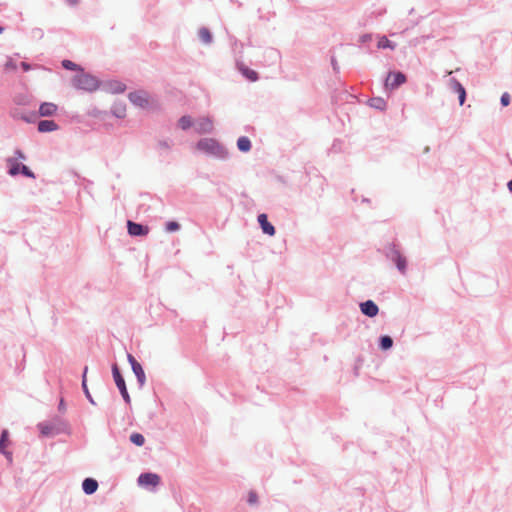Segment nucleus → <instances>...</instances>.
I'll return each mask as SVG.
<instances>
[{
  "label": "nucleus",
  "mask_w": 512,
  "mask_h": 512,
  "mask_svg": "<svg viewBox=\"0 0 512 512\" xmlns=\"http://www.w3.org/2000/svg\"><path fill=\"white\" fill-rule=\"evenodd\" d=\"M73 85L77 89L93 92L98 89L99 81L96 77L81 71L73 78Z\"/></svg>",
  "instance_id": "1"
},
{
  "label": "nucleus",
  "mask_w": 512,
  "mask_h": 512,
  "mask_svg": "<svg viewBox=\"0 0 512 512\" xmlns=\"http://www.w3.org/2000/svg\"><path fill=\"white\" fill-rule=\"evenodd\" d=\"M197 149L216 157H223L226 154L224 148L218 143V141L212 138L201 139L197 143Z\"/></svg>",
  "instance_id": "2"
},
{
  "label": "nucleus",
  "mask_w": 512,
  "mask_h": 512,
  "mask_svg": "<svg viewBox=\"0 0 512 512\" xmlns=\"http://www.w3.org/2000/svg\"><path fill=\"white\" fill-rule=\"evenodd\" d=\"M129 100L136 106L140 108H148L151 104H153V100L150 95L146 91H135L131 92L129 95Z\"/></svg>",
  "instance_id": "3"
},
{
  "label": "nucleus",
  "mask_w": 512,
  "mask_h": 512,
  "mask_svg": "<svg viewBox=\"0 0 512 512\" xmlns=\"http://www.w3.org/2000/svg\"><path fill=\"white\" fill-rule=\"evenodd\" d=\"M112 373H113V377H114V380H115V383L117 385V387L119 388L120 392H121V395L122 397L124 398V400L129 403L130 402V396L127 392V388H126V385H125V381H124V378L122 377L119 369H118V366L116 364L113 365L112 367Z\"/></svg>",
  "instance_id": "4"
},
{
  "label": "nucleus",
  "mask_w": 512,
  "mask_h": 512,
  "mask_svg": "<svg viewBox=\"0 0 512 512\" xmlns=\"http://www.w3.org/2000/svg\"><path fill=\"white\" fill-rule=\"evenodd\" d=\"M15 155H16L15 157H11V158L7 159V165L9 167V174L12 176H15L18 173H20L21 166H22V164L20 163V160L25 159L24 154L20 150H17L15 152Z\"/></svg>",
  "instance_id": "5"
},
{
  "label": "nucleus",
  "mask_w": 512,
  "mask_h": 512,
  "mask_svg": "<svg viewBox=\"0 0 512 512\" xmlns=\"http://www.w3.org/2000/svg\"><path fill=\"white\" fill-rule=\"evenodd\" d=\"M406 82V76L401 72H394L389 73L386 81H385V87L387 89H396L401 84Z\"/></svg>",
  "instance_id": "6"
},
{
  "label": "nucleus",
  "mask_w": 512,
  "mask_h": 512,
  "mask_svg": "<svg viewBox=\"0 0 512 512\" xmlns=\"http://www.w3.org/2000/svg\"><path fill=\"white\" fill-rule=\"evenodd\" d=\"M127 228L131 236H146L149 233L148 226H143L130 220L127 222Z\"/></svg>",
  "instance_id": "7"
},
{
  "label": "nucleus",
  "mask_w": 512,
  "mask_h": 512,
  "mask_svg": "<svg viewBox=\"0 0 512 512\" xmlns=\"http://www.w3.org/2000/svg\"><path fill=\"white\" fill-rule=\"evenodd\" d=\"M138 482L143 486H157L160 482V477L154 473H145L139 476Z\"/></svg>",
  "instance_id": "8"
},
{
  "label": "nucleus",
  "mask_w": 512,
  "mask_h": 512,
  "mask_svg": "<svg viewBox=\"0 0 512 512\" xmlns=\"http://www.w3.org/2000/svg\"><path fill=\"white\" fill-rule=\"evenodd\" d=\"M361 312L368 317H375L378 312V306L371 300H367L360 304Z\"/></svg>",
  "instance_id": "9"
},
{
  "label": "nucleus",
  "mask_w": 512,
  "mask_h": 512,
  "mask_svg": "<svg viewBox=\"0 0 512 512\" xmlns=\"http://www.w3.org/2000/svg\"><path fill=\"white\" fill-rule=\"evenodd\" d=\"M213 130V121L209 117L200 118L196 123L198 133H210Z\"/></svg>",
  "instance_id": "10"
},
{
  "label": "nucleus",
  "mask_w": 512,
  "mask_h": 512,
  "mask_svg": "<svg viewBox=\"0 0 512 512\" xmlns=\"http://www.w3.org/2000/svg\"><path fill=\"white\" fill-rule=\"evenodd\" d=\"M258 222L265 234H268L269 236H273L275 234V228L271 223L268 222L266 214H260L258 216Z\"/></svg>",
  "instance_id": "11"
},
{
  "label": "nucleus",
  "mask_w": 512,
  "mask_h": 512,
  "mask_svg": "<svg viewBox=\"0 0 512 512\" xmlns=\"http://www.w3.org/2000/svg\"><path fill=\"white\" fill-rule=\"evenodd\" d=\"M57 105L52 102H44L39 107L40 116H52L57 112Z\"/></svg>",
  "instance_id": "12"
},
{
  "label": "nucleus",
  "mask_w": 512,
  "mask_h": 512,
  "mask_svg": "<svg viewBox=\"0 0 512 512\" xmlns=\"http://www.w3.org/2000/svg\"><path fill=\"white\" fill-rule=\"evenodd\" d=\"M58 129V125L53 120H42L38 123V131L45 133V132H52Z\"/></svg>",
  "instance_id": "13"
},
{
  "label": "nucleus",
  "mask_w": 512,
  "mask_h": 512,
  "mask_svg": "<svg viewBox=\"0 0 512 512\" xmlns=\"http://www.w3.org/2000/svg\"><path fill=\"white\" fill-rule=\"evenodd\" d=\"M82 488L86 494H93L98 488V482L93 478H86L82 483Z\"/></svg>",
  "instance_id": "14"
},
{
  "label": "nucleus",
  "mask_w": 512,
  "mask_h": 512,
  "mask_svg": "<svg viewBox=\"0 0 512 512\" xmlns=\"http://www.w3.org/2000/svg\"><path fill=\"white\" fill-rule=\"evenodd\" d=\"M239 71L245 76L248 80L254 82L258 79V74L256 71L246 67L244 64L239 63L238 65Z\"/></svg>",
  "instance_id": "15"
},
{
  "label": "nucleus",
  "mask_w": 512,
  "mask_h": 512,
  "mask_svg": "<svg viewBox=\"0 0 512 512\" xmlns=\"http://www.w3.org/2000/svg\"><path fill=\"white\" fill-rule=\"evenodd\" d=\"M40 432L44 436H54L57 433V429L54 425L48 423H40L38 425Z\"/></svg>",
  "instance_id": "16"
},
{
  "label": "nucleus",
  "mask_w": 512,
  "mask_h": 512,
  "mask_svg": "<svg viewBox=\"0 0 512 512\" xmlns=\"http://www.w3.org/2000/svg\"><path fill=\"white\" fill-rule=\"evenodd\" d=\"M7 444H8V431L3 430L2 434H1V439H0V453L5 454L11 460L10 453L5 451Z\"/></svg>",
  "instance_id": "17"
},
{
  "label": "nucleus",
  "mask_w": 512,
  "mask_h": 512,
  "mask_svg": "<svg viewBox=\"0 0 512 512\" xmlns=\"http://www.w3.org/2000/svg\"><path fill=\"white\" fill-rule=\"evenodd\" d=\"M237 147L242 152H248L251 149V142L247 137H240L237 141Z\"/></svg>",
  "instance_id": "18"
},
{
  "label": "nucleus",
  "mask_w": 512,
  "mask_h": 512,
  "mask_svg": "<svg viewBox=\"0 0 512 512\" xmlns=\"http://www.w3.org/2000/svg\"><path fill=\"white\" fill-rule=\"evenodd\" d=\"M132 370L135 373L140 384H143L145 382V373L142 366L139 363H135L134 366L132 367Z\"/></svg>",
  "instance_id": "19"
},
{
  "label": "nucleus",
  "mask_w": 512,
  "mask_h": 512,
  "mask_svg": "<svg viewBox=\"0 0 512 512\" xmlns=\"http://www.w3.org/2000/svg\"><path fill=\"white\" fill-rule=\"evenodd\" d=\"M198 35L200 40L205 44H209L212 41V35L207 28H201Z\"/></svg>",
  "instance_id": "20"
},
{
  "label": "nucleus",
  "mask_w": 512,
  "mask_h": 512,
  "mask_svg": "<svg viewBox=\"0 0 512 512\" xmlns=\"http://www.w3.org/2000/svg\"><path fill=\"white\" fill-rule=\"evenodd\" d=\"M193 124V121H192V118L190 116H182L179 121H178V125L181 129L183 130H187L188 128H190Z\"/></svg>",
  "instance_id": "21"
},
{
  "label": "nucleus",
  "mask_w": 512,
  "mask_h": 512,
  "mask_svg": "<svg viewBox=\"0 0 512 512\" xmlns=\"http://www.w3.org/2000/svg\"><path fill=\"white\" fill-rule=\"evenodd\" d=\"M4 72L10 73L17 69V63L13 58H8L3 66Z\"/></svg>",
  "instance_id": "22"
},
{
  "label": "nucleus",
  "mask_w": 512,
  "mask_h": 512,
  "mask_svg": "<svg viewBox=\"0 0 512 512\" xmlns=\"http://www.w3.org/2000/svg\"><path fill=\"white\" fill-rule=\"evenodd\" d=\"M455 89L459 95V103H460V105H463L465 102V98H466V91H465L464 87L459 82H455Z\"/></svg>",
  "instance_id": "23"
},
{
  "label": "nucleus",
  "mask_w": 512,
  "mask_h": 512,
  "mask_svg": "<svg viewBox=\"0 0 512 512\" xmlns=\"http://www.w3.org/2000/svg\"><path fill=\"white\" fill-rule=\"evenodd\" d=\"M378 48L384 49V48H390L394 49L395 45L392 44L386 36H381L377 43Z\"/></svg>",
  "instance_id": "24"
},
{
  "label": "nucleus",
  "mask_w": 512,
  "mask_h": 512,
  "mask_svg": "<svg viewBox=\"0 0 512 512\" xmlns=\"http://www.w3.org/2000/svg\"><path fill=\"white\" fill-rule=\"evenodd\" d=\"M130 440H131V442L133 444H135L137 446H142L145 443V438L140 433H133V434H131Z\"/></svg>",
  "instance_id": "25"
},
{
  "label": "nucleus",
  "mask_w": 512,
  "mask_h": 512,
  "mask_svg": "<svg viewBox=\"0 0 512 512\" xmlns=\"http://www.w3.org/2000/svg\"><path fill=\"white\" fill-rule=\"evenodd\" d=\"M393 345V340L390 336H382L380 339V346L383 350H387L391 348Z\"/></svg>",
  "instance_id": "26"
},
{
  "label": "nucleus",
  "mask_w": 512,
  "mask_h": 512,
  "mask_svg": "<svg viewBox=\"0 0 512 512\" xmlns=\"http://www.w3.org/2000/svg\"><path fill=\"white\" fill-rule=\"evenodd\" d=\"M395 263H396L397 268L401 272H405V268H406V259H405V257L401 256L400 254H396Z\"/></svg>",
  "instance_id": "27"
},
{
  "label": "nucleus",
  "mask_w": 512,
  "mask_h": 512,
  "mask_svg": "<svg viewBox=\"0 0 512 512\" xmlns=\"http://www.w3.org/2000/svg\"><path fill=\"white\" fill-rule=\"evenodd\" d=\"M370 105L374 108L383 110L386 107V102L382 98H373L370 100Z\"/></svg>",
  "instance_id": "28"
},
{
  "label": "nucleus",
  "mask_w": 512,
  "mask_h": 512,
  "mask_svg": "<svg viewBox=\"0 0 512 512\" xmlns=\"http://www.w3.org/2000/svg\"><path fill=\"white\" fill-rule=\"evenodd\" d=\"M62 66L67 70H76V71H82V69L74 62L70 60H63Z\"/></svg>",
  "instance_id": "29"
},
{
  "label": "nucleus",
  "mask_w": 512,
  "mask_h": 512,
  "mask_svg": "<svg viewBox=\"0 0 512 512\" xmlns=\"http://www.w3.org/2000/svg\"><path fill=\"white\" fill-rule=\"evenodd\" d=\"M86 373H87V367L85 368L84 370V374H83V381H82V386H83V389H84V392L87 396V398L90 400L91 403H94L91 396H90V393L87 389V385H86Z\"/></svg>",
  "instance_id": "30"
},
{
  "label": "nucleus",
  "mask_w": 512,
  "mask_h": 512,
  "mask_svg": "<svg viewBox=\"0 0 512 512\" xmlns=\"http://www.w3.org/2000/svg\"><path fill=\"white\" fill-rule=\"evenodd\" d=\"M179 227H180L179 224L175 221H171L166 224V230L168 232H174V231L178 230Z\"/></svg>",
  "instance_id": "31"
},
{
  "label": "nucleus",
  "mask_w": 512,
  "mask_h": 512,
  "mask_svg": "<svg viewBox=\"0 0 512 512\" xmlns=\"http://www.w3.org/2000/svg\"><path fill=\"white\" fill-rule=\"evenodd\" d=\"M20 173H22L23 175L27 176V177H31V178H34V173L25 165H22L21 166V170H20Z\"/></svg>",
  "instance_id": "32"
},
{
  "label": "nucleus",
  "mask_w": 512,
  "mask_h": 512,
  "mask_svg": "<svg viewBox=\"0 0 512 512\" xmlns=\"http://www.w3.org/2000/svg\"><path fill=\"white\" fill-rule=\"evenodd\" d=\"M510 103V95L508 93H503L501 96V104L503 106H508Z\"/></svg>",
  "instance_id": "33"
},
{
  "label": "nucleus",
  "mask_w": 512,
  "mask_h": 512,
  "mask_svg": "<svg viewBox=\"0 0 512 512\" xmlns=\"http://www.w3.org/2000/svg\"><path fill=\"white\" fill-rule=\"evenodd\" d=\"M248 502L250 504H255L257 502V494L255 492H250L249 493Z\"/></svg>",
  "instance_id": "34"
},
{
  "label": "nucleus",
  "mask_w": 512,
  "mask_h": 512,
  "mask_svg": "<svg viewBox=\"0 0 512 512\" xmlns=\"http://www.w3.org/2000/svg\"><path fill=\"white\" fill-rule=\"evenodd\" d=\"M128 361L130 362L132 367L134 366L135 363H138L131 354H128Z\"/></svg>",
  "instance_id": "35"
},
{
  "label": "nucleus",
  "mask_w": 512,
  "mask_h": 512,
  "mask_svg": "<svg viewBox=\"0 0 512 512\" xmlns=\"http://www.w3.org/2000/svg\"><path fill=\"white\" fill-rule=\"evenodd\" d=\"M21 67L23 68L24 71H29L31 69V66L26 62H22Z\"/></svg>",
  "instance_id": "36"
},
{
  "label": "nucleus",
  "mask_w": 512,
  "mask_h": 512,
  "mask_svg": "<svg viewBox=\"0 0 512 512\" xmlns=\"http://www.w3.org/2000/svg\"><path fill=\"white\" fill-rule=\"evenodd\" d=\"M370 40H371V35H369V34L363 35L361 37V41L362 42H367V41H370Z\"/></svg>",
  "instance_id": "37"
},
{
  "label": "nucleus",
  "mask_w": 512,
  "mask_h": 512,
  "mask_svg": "<svg viewBox=\"0 0 512 512\" xmlns=\"http://www.w3.org/2000/svg\"><path fill=\"white\" fill-rule=\"evenodd\" d=\"M507 186H508L509 191L512 192V180H510L508 182Z\"/></svg>",
  "instance_id": "38"
},
{
  "label": "nucleus",
  "mask_w": 512,
  "mask_h": 512,
  "mask_svg": "<svg viewBox=\"0 0 512 512\" xmlns=\"http://www.w3.org/2000/svg\"><path fill=\"white\" fill-rule=\"evenodd\" d=\"M68 2H69L71 5H75V4H77L78 0H68Z\"/></svg>",
  "instance_id": "39"
},
{
  "label": "nucleus",
  "mask_w": 512,
  "mask_h": 512,
  "mask_svg": "<svg viewBox=\"0 0 512 512\" xmlns=\"http://www.w3.org/2000/svg\"><path fill=\"white\" fill-rule=\"evenodd\" d=\"M60 409L63 408V400L60 401V405H59Z\"/></svg>",
  "instance_id": "40"
},
{
  "label": "nucleus",
  "mask_w": 512,
  "mask_h": 512,
  "mask_svg": "<svg viewBox=\"0 0 512 512\" xmlns=\"http://www.w3.org/2000/svg\"><path fill=\"white\" fill-rule=\"evenodd\" d=\"M2 32H3V28H2V27H0V34H1Z\"/></svg>",
  "instance_id": "41"
}]
</instances>
